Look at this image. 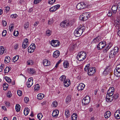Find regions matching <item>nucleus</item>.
Listing matches in <instances>:
<instances>
[{
	"label": "nucleus",
	"instance_id": "obj_15",
	"mask_svg": "<svg viewBox=\"0 0 120 120\" xmlns=\"http://www.w3.org/2000/svg\"><path fill=\"white\" fill-rule=\"evenodd\" d=\"M114 116L115 118L117 119L120 118V110H117L115 112Z\"/></svg>",
	"mask_w": 120,
	"mask_h": 120
},
{
	"label": "nucleus",
	"instance_id": "obj_42",
	"mask_svg": "<svg viewBox=\"0 0 120 120\" xmlns=\"http://www.w3.org/2000/svg\"><path fill=\"white\" fill-rule=\"evenodd\" d=\"M58 105V103L56 101H55L53 102L52 104V105L54 107H56Z\"/></svg>",
	"mask_w": 120,
	"mask_h": 120
},
{
	"label": "nucleus",
	"instance_id": "obj_40",
	"mask_svg": "<svg viewBox=\"0 0 120 120\" xmlns=\"http://www.w3.org/2000/svg\"><path fill=\"white\" fill-rule=\"evenodd\" d=\"M34 63V62L33 61L31 60H30L27 61V64L28 65H32Z\"/></svg>",
	"mask_w": 120,
	"mask_h": 120
},
{
	"label": "nucleus",
	"instance_id": "obj_47",
	"mask_svg": "<svg viewBox=\"0 0 120 120\" xmlns=\"http://www.w3.org/2000/svg\"><path fill=\"white\" fill-rule=\"evenodd\" d=\"M53 22V19L51 18L49 19L48 21V24L49 25H50L52 24Z\"/></svg>",
	"mask_w": 120,
	"mask_h": 120
},
{
	"label": "nucleus",
	"instance_id": "obj_5",
	"mask_svg": "<svg viewBox=\"0 0 120 120\" xmlns=\"http://www.w3.org/2000/svg\"><path fill=\"white\" fill-rule=\"evenodd\" d=\"M114 74L116 76H120V64L117 66L116 70L114 71Z\"/></svg>",
	"mask_w": 120,
	"mask_h": 120
},
{
	"label": "nucleus",
	"instance_id": "obj_57",
	"mask_svg": "<svg viewBox=\"0 0 120 120\" xmlns=\"http://www.w3.org/2000/svg\"><path fill=\"white\" fill-rule=\"evenodd\" d=\"M18 15L16 14H12L11 15V17L13 18H15Z\"/></svg>",
	"mask_w": 120,
	"mask_h": 120
},
{
	"label": "nucleus",
	"instance_id": "obj_58",
	"mask_svg": "<svg viewBox=\"0 0 120 120\" xmlns=\"http://www.w3.org/2000/svg\"><path fill=\"white\" fill-rule=\"evenodd\" d=\"M118 94H117L114 95L112 97H113V99H116L118 97Z\"/></svg>",
	"mask_w": 120,
	"mask_h": 120
},
{
	"label": "nucleus",
	"instance_id": "obj_51",
	"mask_svg": "<svg viewBox=\"0 0 120 120\" xmlns=\"http://www.w3.org/2000/svg\"><path fill=\"white\" fill-rule=\"evenodd\" d=\"M55 9L54 7H52L49 9V11L51 12H54L56 10V9Z\"/></svg>",
	"mask_w": 120,
	"mask_h": 120
},
{
	"label": "nucleus",
	"instance_id": "obj_35",
	"mask_svg": "<svg viewBox=\"0 0 120 120\" xmlns=\"http://www.w3.org/2000/svg\"><path fill=\"white\" fill-rule=\"evenodd\" d=\"M4 79L8 83H10L11 81V79L8 77H5Z\"/></svg>",
	"mask_w": 120,
	"mask_h": 120
},
{
	"label": "nucleus",
	"instance_id": "obj_41",
	"mask_svg": "<svg viewBox=\"0 0 120 120\" xmlns=\"http://www.w3.org/2000/svg\"><path fill=\"white\" fill-rule=\"evenodd\" d=\"M79 19L80 20H82L83 21H85L86 20H87V19H85V17H84V16L82 15L80 16Z\"/></svg>",
	"mask_w": 120,
	"mask_h": 120
},
{
	"label": "nucleus",
	"instance_id": "obj_36",
	"mask_svg": "<svg viewBox=\"0 0 120 120\" xmlns=\"http://www.w3.org/2000/svg\"><path fill=\"white\" fill-rule=\"evenodd\" d=\"M40 88L39 85L38 84L34 86V88L35 91H37Z\"/></svg>",
	"mask_w": 120,
	"mask_h": 120
},
{
	"label": "nucleus",
	"instance_id": "obj_2",
	"mask_svg": "<svg viewBox=\"0 0 120 120\" xmlns=\"http://www.w3.org/2000/svg\"><path fill=\"white\" fill-rule=\"evenodd\" d=\"M86 54L85 52L81 51L79 53L77 56L78 60L81 61L84 60L86 57Z\"/></svg>",
	"mask_w": 120,
	"mask_h": 120
},
{
	"label": "nucleus",
	"instance_id": "obj_30",
	"mask_svg": "<svg viewBox=\"0 0 120 120\" xmlns=\"http://www.w3.org/2000/svg\"><path fill=\"white\" fill-rule=\"evenodd\" d=\"M65 115L67 118L68 117L70 116L69 111L68 109H66L65 110Z\"/></svg>",
	"mask_w": 120,
	"mask_h": 120
},
{
	"label": "nucleus",
	"instance_id": "obj_7",
	"mask_svg": "<svg viewBox=\"0 0 120 120\" xmlns=\"http://www.w3.org/2000/svg\"><path fill=\"white\" fill-rule=\"evenodd\" d=\"M52 45L56 47L59 46L60 43L58 40H52L51 43Z\"/></svg>",
	"mask_w": 120,
	"mask_h": 120
},
{
	"label": "nucleus",
	"instance_id": "obj_12",
	"mask_svg": "<svg viewBox=\"0 0 120 120\" xmlns=\"http://www.w3.org/2000/svg\"><path fill=\"white\" fill-rule=\"evenodd\" d=\"M33 83V79L29 78L28 79V82H27L26 85L28 88L30 87L32 85Z\"/></svg>",
	"mask_w": 120,
	"mask_h": 120
},
{
	"label": "nucleus",
	"instance_id": "obj_29",
	"mask_svg": "<svg viewBox=\"0 0 120 120\" xmlns=\"http://www.w3.org/2000/svg\"><path fill=\"white\" fill-rule=\"evenodd\" d=\"M44 95L43 94H39L37 96V98L39 100L42 99L44 97Z\"/></svg>",
	"mask_w": 120,
	"mask_h": 120
},
{
	"label": "nucleus",
	"instance_id": "obj_63",
	"mask_svg": "<svg viewBox=\"0 0 120 120\" xmlns=\"http://www.w3.org/2000/svg\"><path fill=\"white\" fill-rule=\"evenodd\" d=\"M41 0H34V4H37L40 2Z\"/></svg>",
	"mask_w": 120,
	"mask_h": 120
},
{
	"label": "nucleus",
	"instance_id": "obj_28",
	"mask_svg": "<svg viewBox=\"0 0 120 120\" xmlns=\"http://www.w3.org/2000/svg\"><path fill=\"white\" fill-rule=\"evenodd\" d=\"M66 76L64 75H63L60 77V79L61 82H64L66 81Z\"/></svg>",
	"mask_w": 120,
	"mask_h": 120
},
{
	"label": "nucleus",
	"instance_id": "obj_56",
	"mask_svg": "<svg viewBox=\"0 0 120 120\" xmlns=\"http://www.w3.org/2000/svg\"><path fill=\"white\" fill-rule=\"evenodd\" d=\"M17 93L18 95L19 96H21L22 95V92L20 90H18L17 91Z\"/></svg>",
	"mask_w": 120,
	"mask_h": 120
},
{
	"label": "nucleus",
	"instance_id": "obj_13",
	"mask_svg": "<svg viewBox=\"0 0 120 120\" xmlns=\"http://www.w3.org/2000/svg\"><path fill=\"white\" fill-rule=\"evenodd\" d=\"M85 86V85L82 83H80L77 86V89L79 91L82 90Z\"/></svg>",
	"mask_w": 120,
	"mask_h": 120
},
{
	"label": "nucleus",
	"instance_id": "obj_32",
	"mask_svg": "<svg viewBox=\"0 0 120 120\" xmlns=\"http://www.w3.org/2000/svg\"><path fill=\"white\" fill-rule=\"evenodd\" d=\"M63 65L65 68H67L69 66V64L68 61H66L64 62Z\"/></svg>",
	"mask_w": 120,
	"mask_h": 120
},
{
	"label": "nucleus",
	"instance_id": "obj_24",
	"mask_svg": "<svg viewBox=\"0 0 120 120\" xmlns=\"http://www.w3.org/2000/svg\"><path fill=\"white\" fill-rule=\"evenodd\" d=\"M111 115V112L109 111H108L105 114V117L106 118H108L110 117Z\"/></svg>",
	"mask_w": 120,
	"mask_h": 120
},
{
	"label": "nucleus",
	"instance_id": "obj_39",
	"mask_svg": "<svg viewBox=\"0 0 120 120\" xmlns=\"http://www.w3.org/2000/svg\"><path fill=\"white\" fill-rule=\"evenodd\" d=\"M4 51V49L3 46L0 47V54L2 55L3 54Z\"/></svg>",
	"mask_w": 120,
	"mask_h": 120
},
{
	"label": "nucleus",
	"instance_id": "obj_20",
	"mask_svg": "<svg viewBox=\"0 0 120 120\" xmlns=\"http://www.w3.org/2000/svg\"><path fill=\"white\" fill-rule=\"evenodd\" d=\"M58 113L59 111L58 110H54L53 112L52 115L53 117H56L58 116Z\"/></svg>",
	"mask_w": 120,
	"mask_h": 120
},
{
	"label": "nucleus",
	"instance_id": "obj_33",
	"mask_svg": "<svg viewBox=\"0 0 120 120\" xmlns=\"http://www.w3.org/2000/svg\"><path fill=\"white\" fill-rule=\"evenodd\" d=\"M20 105L19 104L16 105L15 106V109L16 111L18 112L20 111Z\"/></svg>",
	"mask_w": 120,
	"mask_h": 120
},
{
	"label": "nucleus",
	"instance_id": "obj_49",
	"mask_svg": "<svg viewBox=\"0 0 120 120\" xmlns=\"http://www.w3.org/2000/svg\"><path fill=\"white\" fill-rule=\"evenodd\" d=\"M19 58V56L17 55L13 57V60H15V61H14V62H15V61H16L18 60Z\"/></svg>",
	"mask_w": 120,
	"mask_h": 120
},
{
	"label": "nucleus",
	"instance_id": "obj_59",
	"mask_svg": "<svg viewBox=\"0 0 120 120\" xmlns=\"http://www.w3.org/2000/svg\"><path fill=\"white\" fill-rule=\"evenodd\" d=\"M115 24L117 25H119L120 24V20H116L115 21Z\"/></svg>",
	"mask_w": 120,
	"mask_h": 120
},
{
	"label": "nucleus",
	"instance_id": "obj_31",
	"mask_svg": "<svg viewBox=\"0 0 120 120\" xmlns=\"http://www.w3.org/2000/svg\"><path fill=\"white\" fill-rule=\"evenodd\" d=\"M10 58L9 56L6 57H5L4 60V62L5 63L7 64L10 62Z\"/></svg>",
	"mask_w": 120,
	"mask_h": 120
},
{
	"label": "nucleus",
	"instance_id": "obj_16",
	"mask_svg": "<svg viewBox=\"0 0 120 120\" xmlns=\"http://www.w3.org/2000/svg\"><path fill=\"white\" fill-rule=\"evenodd\" d=\"M112 96H110L106 94V101L108 102H110L112 101L113 99V97H111Z\"/></svg>",
	"mask_w": 120,
	"mask_h": 120
},
{
	"label": "nucleus",
	"instance_id": "obj_34",
	"mask_svg": "<svg viewBox=\"0 0 120 120\" xmlns=\"http://www.w3.org/2000/svg\"><path fill=\"white\" fill-rule=\"evenodd\" d=\"M75 22V20L74 19L71 20L69 21V25H72L74 22Z\"/></svg>",
	"mask_w": 120,
	"mask_h": 120
},
{
	"label": "nucleus",
	"instance_id": "obj_27",
	"mask_svg": "<svg viewBox=\"0 0 120 120\" xmlns=\"http://www.w3.org/2000/svg\"><path fill=\"white\" fill-rule=\"evenodd\" d=\"M82 15L84 17L85 19H88V18L90 16L89 13L85 12L82 14Z\"/></svg>",
	"mask_w": 120,
	"mask_h": 120
},
{
	"label": "nucleus",
	"instance_id": "obj_53",
	"mask_svg": "<svg viewBox=\"0 0 120 120\" xmlns=\"http://www.w3.org/2000/svg\"><path fill=\"white\" fill-rule=\"evenodd\" d=\"M56 0H49L48 3L50 4H52Z\"/></svg>",
	"mask_w": 120,
	"mask_h": 120
},
{
	"label": "nucleus",
	"instance_id": "obj_43",
	"mask_svg": "<svg viewBox=\"0 0 120 120\" xmlns=\"http://www.w3.org/2000/svg\"><path fill=\"white\" fill-rule=\"evenodd\" d=\"M29 23L28 22H27L25 23L24 26V28L25 29H27V28L29 27Z\"/></svg>",
	"mask_w": 120,
	"mask_h": 120
},
{
	"label": "nucleus",
	"instance_id": "obj_60",
	"mask_svg": "<svg viewBox=\"0 0 120 120\" xmlns=\"http://www.w3.org/2000/svg\"><path fill=\"white\" fill-rule=\"evenodd\" d=\"M26 103H27L29 101V99L27 97H25L24 99Z\"/></svg>",
	"mask_w": 120,
	"mask_h": 120
},
{
	"label": "nucleus",
	"instance_id": "obj_54",
	"mask_svg": "<svg viewBox=\"0 0 120 120\" xmlns=\"http://www.w3.org/2000/svg\"><path fill=\"white\" fill-rule=\"evenodd\" d=\"M46 34L47 36H49L51 34V31L49 30H47L46 32Z\"/></svg>",
	"mask_w": 120,
	"mask_h": 120
},
{
	"label": "nucleus",
	"instance_id": "obj_22",
	"mask_svg": "<svg viewBox=\"0 0 120 120\" xmlns=\"http://www.w3.org/2000/svg\"><path fill=\"white\" fill-rule=\"evenodd\" d=\"M43 64L45 66H49L50 65V62L48 63V61L46 59L44 60L43 61Z\"/></svg>",
	"mask_w": 120,
	"mask_h": 120
},
{
	"label": "nucleus",
	"instance_id": "obj_46",
	"mask_svg": "<svg viewBox=\"0 0 120 120\" xmlns=\"http://www.w3.org/2000/svg\"><path fill=\"white\" fill-rule=\"evenodd\" d=\"M35 72L33 68H30L29 70V72L30 74H34Z\"/></svg>",
	"mask_w": 120,
	"mask_h": 120
},
{
	"label": "nucleus",
	"instance_id": "obj_21",
	"mask_svg": "<svg viewBox=\"0 0 120 120\" xmlns=\"http://www.w3.org/2000/svg\"><path fill=\"white\" fill-rule=\"evenodd\" d=\"M71 95H68L66 97V102L67 103H68L71 101Z\"/></svg>",
	"mask_w": 120,
	"mask_h": 120
},
{
	"label": "nucleus",
	"instance_id": "obj_1",
	"mask_svg": "<svg viewBox=\"0 0 120 120\" xmlns=\"http://www.w3.org/2000/svg\"><path fill=\"white\" fill-rule=\"evenodd\" d=\"M85 30V27L84 26L78 27L75 30L74 34L76 37H78L81 35Z\"/></svg>",
	"mask_w": 120,
	"mask_h": 120
},
{
	"label": "nucleus",
	"instance_id": "obj_9",
	"mask_svg": "<svg viewBox=\"0 0 120 120\" xmlns=\"http://www.w3.org/2000/svg\"><path fill=\"white\" fill-rule=\"evenodd\" d=\"M35 49V45L34 44H31L28 48V51L30 53L33 52Z\"/></svg>",
	"mask_w": 120,
	"mask_h": 120
},
{
	"label": "nucleus",
	"instance_id": "obj_50",
	"mask_svg": "<svg viewBox=\"0 0 120 120\" xmlns=\"http://www.w3.org/2000/svg\"><path fill=\"white\" fill-rule=\"evenodd\" d=\"M12 96V94L11 93V92L10 91H8L7 94V96L8 98H10Z\"/></svg>",
	"mask_w": 120,
	"mask_h": 120
},
{
	"label": "nucleus",
	"instance_id": "obj_11",
	"mask_svg": "<svg viewBox=\"0 0 120 120\" xmlns=\"http://www.w3.org/2000/svg\"><path fill=\"white\" fill-rule=\"evenodd\" d=\"M118 8V6L117 4L114 5L112 7V10L113 13L116 14L117 12V10Z\"/></svg>",
	"mask_w": 120,
	"mask_h": 120
},
{
	"label": "nucleus",
	"instance_id": "obj_10",
	"mask_svg": "<svg viewBox=\"0 0 120 120\" xmlns=\"http://www.w3.org/2000/svg\"><path fill=\"white\" fill-rule=\"evenodd\" d=\"M114 89V88L113 87L110 88L108 90L107 94L110 96H112L113 94Z\"/></svg>",
	"mask_w": 120,
	"mask_h": 120
},
{
	"label": "nucleus",
	"instance_id": "obj_26",
	"mask_svg": "<svg viewBox=\"0 0 120 120\" xmlns=\"http://www.w3.org/2000/svg\"><path fill=\"white\" fill-rule=\"evenodd\" d=\"M29 112V109L27 107L25 108L24 110V113L25 116L28 115Z\"/></svg>",
	"mask_w": 120,
	"mask_h": 120
},
{
	"label": "nucleus",
	"instance_id": "obj_25",
	"mask_svg": "<svg viewBox=\"0 0 120 120\" xmlns=\"http://www.w3.org/2000/svg\"><path fill=\"white\" fill-rule=\"evenodd\" d=\"M77 117V114L75 113H73L71 116V119L72 120H76Z\"/></svg>",
	"mask_w": 120,
	"mask_h": 120
},
{
	"label": "nucleus",
	"instance_id": "obj_3",
	"mask_svg": "<svg viewBox=\"0 0 120 120\" xmlns=\"http://www.w3.org/2000/svg\"><path fill=\"white\" fill-rule=\"evenodd\" d=\"M87 7V5L85 2H81L76 5L77 8L78 9H81L85 8Z\"/></svg>",
	"mask_w": 120,
	"mask_h": 120
},
{
	"label": "nucleus",
	"instance_id": "obj_44",
	"mask_svg": "<svg viewBox=\"0 0 120 120\" xmlns=\"http://www.w3.org/2000/svg\"><path fill=\"white\" fill-rule=\"evenodd\" d=\"M14 28L13 25L12 24L10 25L9 26V29L10 31H12Z\"/></svg>",
	"mask_w": 120,
	"mask_h": 120
},
{
	"label": "nucleus",
	"instance_id": "obj_52",
	"mask_svg": "<svg viewBox=\"0 0 120 120\" xmlns=\"http://www.w3.org/2000/svg\"><path fill=\"white\" fill-rule=\"evenodd\" d=\"M42 117V115L41 113H39L37 115V117L39 120H41Z\"/></svg>",
	"mask_w": 120,
	"mask_h": 120
},
{
	"label": "nucleus",
	"instance_id": "obj_55",
	"mask_svg": "<svg viewBox=\"0 0 120 120\" xmlns=\"http://www.w3.org/2000/svg\"><path fill=\"white\" fill-rule=\"evenodd\" d=\"M28 39L27 38L25 39L23 41V44H27L28 45L29 43L28 42Z\"/></svg>",
	"mask_w": 120,
	"mask_h": 120
},
{
	"label": "nucleus",
	"instance_id": "obj_61",
	"mask_svg": "<svg viewBox=\"0 0 120 120\" xmlns=\"http://www.w3.org/2000/svg\"><path fill=\"white\" fill-rule=\"evenodd\" d=\"M14 35L15 36H17L18 35V31H15L13 33Z\"/></svg>",
	"mask_w": 120,
	"mask_h": 120
},
{
	"label": "nucleus",
	"instance_id": "obj_18",
	"mask_svg": "<svg viewBox=\"0 0 120 120\" xmlns=\"http://www.w3.org/2000/svg\"><path fill=\"white\" fill-rule=\"evenodd\" d=\"M100 40V38L99 37H97L95 38L92 41L91 43L96 44L98 43Z\"/></svg>",
	"mask_w": 120,
	"mask_h": 120
},
{
	"label": "nucleus",
	"instance_id": "obj_8",
	"mask_svg": "<svg viewBox=\"0 0 120 120\" xmlns=\"http://www.w3.org/2000/svg\"><path fill=\"white\" fill-rule=\"evenodd\" d=\"M106 45L105 43V42H101L98 44L97 48L98 50H100L102 49Z\"/></svg>",
	"mask_w": 120,
	"mask_h": 120
},
{
	"label": "nucleus",
	"instance_id": "obj_17",
	"mask_svg": "<svg viewBox=\"0 0 120 120\" xmlns=\"http://www.w3.org/2000/svg\"><path fill=\"white\" fill-rule=\"evenodd\" d=\"M60 55L59 51L58 50H56L54 52L53 56L54 58H57L59 57Z\"/></svg>",
	"mask_w": 120,
	"mask_h": 120
},
{
	"label": "nucleus",
	"instance_id": "obj_19",
	"mask_svg": "<svg viewBox=\"0 0 120 120\" xmlns=\"http://www.w3.org/2000/svg\"><path fill=\"white\" fill-rule=\"evenodd\" d=\"M116 54L115 52H114L113 51H111L110 52L109 55V57L111 59V58L114 57L115 56Z\"/></svg>",
	"mask_w": 120,
	"mask_h": 120
},
{
	"label": "nucleus",
	"instance_id": "obj_38",
	"mask_svg": "<svg viewBox=\"0 0 120 120\" xmlns=\"http://www.w3.org/2000/svg\"><path fill=\"white\" fill-rule=\"evenodd\" d=\"M11 70V69L8 67H7L4 70V73H8Z\"/></svg>",
	"mask_w": 120,
	"mask_h": 120
},
{
	"label": "nucleus",
	"instance_id": "obj_14",
	"mask_svg": "<svg viewBox=\"0 0 120 120\" xmlns=\"http://www.w3.org/2000/svg\"><path fill=\"white\" fill-rule=\"evenodd\" d=\"M69 25V22L68 20H65L62 22L60 23V26L63 27H66Z\"/></svg>",
	"mask_w": 120,
	"mask_h": 120
},
{
	"label": "nucleus",
	"instance_id": "obj_37",
	"mask_svg": "<svg viewBox=\"0 0 120 120\" xmlns=\"http://www.w3.org/2000/svg\"><path fill=\"white\" fill-rule=\"evenodd\" d=\"M8 85L7 83H4L3 85L4 90H6L8 88Z\"/></svg>",
	"mask_w": 120,
	"mask_h": 120
},
{
	"label": "nucleus",
	"instance_id": "obj_48",
	"mask_svg": "<svg viewBox=\"0 0 120 120\" xmlns=\"http://www.w3.org/2000/svg\"><path fill=\"white\" fill-rule=\"evenodd\" d=\"M89 64H88L86 66L85 68H84V70L85 71H88L89 69L90 68H89Z\"/></svg>",
	"mask_w": 120,
	"mask_h": 120
},
{
	"label": "nucleus",
	"instance_id": "obj_62",
	"mask_svg": "<svg viewBox=\"0 0 120 120\" xmlns=\"http://www.w3.org/2000/svg\"><path fill=\"white\" fill-rule=\"evenodd\" d=\"M27 44H23V42L22 43V47L24 49H25L28 46Z\"/></svg>",
	"mask_w": 120,
	"mask_h": 120
},
{
	"label": "nucleus",
	"instance_id": "obj_64",
	"mask_svg": "<svg viewBox=\"0 0 120 120\" xmlns=\"http://www.w3.org/2000/svg\"><path fill=\"white\" fill-rule=\"evenodd\" d=\"M109 49H108V48L107 47H106L103 50V52L105 53Z\"/></svg>",
	"mask_w": 120,
	"mask_h": 120
},
{
	"label": "nucleus",
	"instance_id": "obj_23",
	"mask_svg": "<svg viewBox=\"0 0 120 120\" xmlns=\"http://www.w3.org/2000/svg\"><path fill=\"white\" fill-rule=\"evenodd\" d=\"M69 80H66V81H65L64 83V86L66 87H68L70 85V83L69 82Z\"/></svg>",
	"mask_w": 120,
	"mask_h": 120
},
{
	"label": "nucleus",
	"instance_id": "obj_4",
	"mask_svg": "<svg viewBox=\"0 0 120 120\" xmlns=\"http://www.w3.org/2000/svg\"><path fill=\"white\" fill-rule=\"evenodd\" d=\"M90 98L88 96H86L82 99V102L83 104L84 105L88 104L90 102Z\"/></svg>",
	"mask_w": 120,
	"mask_h": 120
},
{
	"label": "nucleus",
	"instance_id": "obj_45",
	"mask_svg": "<svg viewBox=\"0 0 120 120\" xmlns=\"http://www.w3.org/2000/svg\"><path fill=\"white\" fill-rule=\"evenodd\" d=\"M112 51H113L116 54L119 51V49L117 47H116L114 48V49L112 50Z\"/></svg>",
	"mask_w": 120,
	"mask_h": 120
},
{
	"label": "nucleus",
	"instance_id": "obj_6",
	"mask_svg": "<svg viewBox=\"0 0 120 120\" xmlns=\"http://www.w3.org/2000/svg\"><path fill=\"white\" fill-rule=\"evenodd\" d=\"M95 68H90L88 70V74L89 75H92L95 72Z\"/></svg>",
	"mask_w": 120,
	"mask_h": 120
}]
</instances>
